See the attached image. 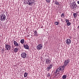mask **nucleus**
I'll return each mask as SVG.
<instances>
[{
    "label": "nucleus",
    "instance_id": "obj_1",
    "mask_svg": "<svg viewBox=\"0 0 79 79\" xmlns=\"http://www.w3.org/2000/svg\"><path fill=\"white\" fill-rule=\"evenodd\" d=\"M70 5V8H71V9L73 10H74V8L75 9H76V8H77V6L76 4L72 3H71V4Z\"/></svg>",
    "mask_w": 79,
    "mask_h": 79
},
{
    "label": "nucleus",
    "instance_id": "obj_2",
    "mask_svg": "<svg viewBox=\"0 0 79 79\" xmlns=\"http://www.w3.org/2000/svg\"><path fill=\"white\" fill-rule=\"evenodd\" d=\"M6 16L4 14H2L0 15V19L1 21H5L6 19Z\"/></svg>",
    "mask_w": 79,
    "mask_h": 79
},
{
    "label": "nucleus",
    "instance_id": "obj_3",
    "mask_svg": "<svg viewBox=\"0 0 79 79\" xmlns=\"http://www.w3.org/2000/svg\"><path fill=\"white\" fill-rule=\"evenodd\" d=\"M5 48L7 50H10V49H11V46L8 44H5Z\"/></svg>",
    "mask_w": 79,
    "mask_h": 79
},
{
    "label": "nucleus",
    "instance_id": "obj_4",
    "mask_svg": "<svg viewBox=\"0 0 79 79\" xmlns=\"http://www.w3.org/2000/svg\"><path fill=\"white\" fill-rule=\"evenodd\" d=\"M34 0H29L27 2V4L28 5H30L31 6L32 5L34 4Z\"/></svg>",
    "mask_w": 79,
    "mask_h": 79
},
{
    "label": "nucleus",
    "instance_id": "obj_5",
    "mask_svg": "<svg viewBox=\"0 0 79 79\" xmlns=\"http://www.w3.org/2000/svg\"><path fill=\"white\" fill-rule=\"evenodd\" d=\"M70 61V60H69V59H67V60H65L64 65V66H67V65H68Z\"/></svg>",
    "mask_w": 79,
    "mask_h": 79
},
{
    "label": "nucleus",
    "instance_id": "obj_6",
    "mask_svg": "<svg viewBox=\"0 0 79 79\" xmlns=\"http://www.w3.org/2000/svg\"><path fill=\"white\" fill-rule=\"evenodd\" d=\"M27 56V54L26 52H23L21 54V56L22 58H26V56Z\"/></svg>",
    "mask_w": 79,
    "mask_h": 79
},
{
    "label": "nucleus",
    "instance_id": "obj_7",
    "mask_svg": "<svg viewBox=\"0 0 79 79\" xmlns=\"http://www.w3.org/2000/svg\"><path fill=\"white\" fill-rule=\"evenodd\" d=\"M43 47V46H42V44H39L37 47V50H40V49H42Z\"/></svg>",
    "mask_w": 79,
    "mask_h": 79
},
{
    "label": "nucleus",
    "instance_id": "obj_8",
    "mask_svg": "<svg viewBox=\"0 0 79 79\" xmlns=\"http://www.w3.org/2000/svg\"><path fill=\"white\" fill-rule=\"evenodd\" d=\"M65 42L67 44H68L69 45L70 44H71V40L69 39H67L65 41Z\"/></svg>",
    "mask_w": 79,
    "mask_h": 79
},
{
    "label": "nucleus",
    "instance_id": "obj_9",
    "mask_svg": "<svg viewBox=\"0 0 79 79\" xmlns=\"http://www.w3.org/2000/svg\"><path fill=\"white\" fill-rule=\"evenodd\" d=\"M14 44L16 47H19V44L16 41H14Z\"/></svg>",
    "mask_w": 79,
    "mask_h": 79
},
{
    "label": "nucleus",
    "instance_id": "obj_10",
    "mask_svg": "<svg viewBox=\"0 0 79 79\" xmlns=\"http://www.w3.org/2000/svg\"><path fill=\"white\" fill-rule=\"evenodd\" d=\"M23 47L24 48H25V49H29V46L27 45V44H26L25 45L23 44Z\"/></svg>",
    "mask_w": 79,
    "mask_h": 79
},
{
    "label": "nucleus",
    "instance_id": "obj_11",
    "mask_svg": "<svg viewBox=\"0 0 79 79\" xmlns=\"http://www.w3.org/2000/svg\"><path fill=\"white\" fill-rule=\"evenodd\" d=\"M34 35L35 36H36V37H37L39 35L38 34H37V32L36 31H34Z\"/></svg>",
    "mask_w": 79,
    "mask_h": 79
},
{
    "label": "nucleus",
    "instance_id": "obj_12",
    "mask_svg": "<svg viewBox=\"0 0 79 79\" xmlns=\"http://www.w3.org/2000/svg\"><path fill=\"white\" fill-rule=\"evenodd\" d=\"M50 59H47L46 60V64H49V61H50Z\"/></svg>",
    "mask_w": 79,
    "mask_h": 79
},
{
    "label": "nucleus",
    "instance_id": "obj_13",
    "mask_svg": "<svg viewBox=\"0 0 79 79\" xmlns=\"http://www.w3.org/2000/svg\"><path fill=\"white\" fill-rule=\"evenodd\" d=\"M14 52H17L18 51V48H16L14 50Z\"/></svg>",
    "mask_w": 79,
    "mask_h": 79
},
{
    "label": "nucleus",
    "instance_id": "obj_14",
    "mask_svg": "<svg viewBox=\"0 0 79 79\" xmlns=\"http://www.w3.org/2000/svg\"><path fill=\"white\" fill-rule=\"evenodd\" d=\"M55 4L56 5H59V6H60V3H59V2H58V1H55Z\"/></svg>",
    "mask_w": 79,
    "mask_h": 79
},
{
    "label": "nucleus",
    "instance_id": "obj_15",
    "mask_svg": "<svg viewBox=\"0 0 79 79\" xmlns=\"http://www.w3.org/2000/svg\"><path fill=\"white\" fill-rule=\"evenodd\" d=\"M20 43L21 44H24V39H22L20 41Z\"/></svg>",
    "mask_w": 79,
    "mask_h": 79
},
{
    "label": "nucleus",
    "instance_id": "obj_16",
    "mask_svg": "<svg viewBox=\"0 0 79 79\" xmlns=\"http://www.w3.org/2000/svg\"><path fill=\"white\" fill-rule=\"evenodd\" d=\"M73 16L74 18H76L77 16V14H76V13H74L73 14Z\"/></svg>",
    "mask_w": 79,
    "mask_h": 79
},
{
    "label": "nucleus",
    "instance_id": "obj_17",
    "mask_svg": "<svg viewBox=\"0 0 79 79\" xmlns=\"http://www.w3.org/2000/svg\"><path fill=\"white\" fill-rule=\"evenodd\" d=\"M66 77H67V76L66 75H64L62 77V79H65L66 78Z\"/></svg>",
    "mask_w": 79,
    "mask_h": 79
},
{
    "label": "nucleus",
    "instance_id": "obj_18",
    "mask_svg": "<svg viewBox=\"0 0 79 79\" xmlns=\"http://www.w3.org/2000/svg\"><path fill=\"white\" fill-rule=\"evenodd\" d=\"M28 74V73H25L24 75V77H26L27 76V75Z\"/></svg>",
    "mask_w": 79,
    "mask_h": 79
},
{
    "label": "nucleus",
    "instance_id": "obj_19",
    "mask_svg": "<svg viewBox=\"0 0 79 79\" xmlns=\"http://www.w3.org/2000/svg\"><path fill=\"white\" fill-rule=\"evenodd\" d=\"M55 25H58L59 24V22H55Z\"/></svg>",
    "mask_w": 79,
    "mask_h": 79
},
{
    "label": "nucleus",
    "instance_id": "obj_20",
    "mask_svg": "<svg viewBox=\"0 0 79 79\" xmlns=\"http://www.w3.org/2000/svg\"><path fill=\"white\" fill-rule=\"evenodd\" d=\"M64 68H65L64 66H61V70H64Z\"/></svg>",
    "mask_w": 79,
    "mask_h": 79
},
{
    "label": "nucleus",
    "instance_id": "obj_21",
    "mask_svg": "<svg viewBox=\"0 0 79 79\" xmlns=\"http://www.w3.org/2000/svg\"><path fill=\"white\" fill-rule=\"evenodd\" d=\"M61 17H62V18H64V14L63 13L61 15Z\"/></svg>",
    "mask_w": 79,
    "mask_h": 79
},
{
    "label": "nucleus",
    "instance_id": "obj_22",
    "mask_svg": "<svg viewBox=\"0 0 79 79\" xmlns=\"http://www.w3.org/2000/svg\"><path fill=\"white\" fill-rule=\"evenodd\" d=\"M71 23L70 22H69L67 23V26H70V25H71Z\"/></svg>",
    "mask_w": 79,
    "mask_h": 79
},
{
    "label": "nucleus",
    "instance_id": "obj_23",
    "mask_svg": "<svg viewBox=\"0 0 79 79\" xmlns=\"http://www.w3.org/2000/svg\"><path fill=\"white\" fill-rule=\"evenodd\" d=\"M65 21L66 22V23H69V20L67 19H65Z\"/></svg>",
    "mask_w": 79,
    "mask_h": 79
},
{
    "label": "nucleus",
    "instance_id": "obj_24",
    "mask_svg": "<svg viewBox=\"0 0 79 79\" xmlns=\"http://www.w3.org/2000/svg\"><path fill=\"white\" fill-rule=\"evenodd\" d=\"M51 76V74H50V73H48V75H47V77H50Z\"/></svg>",
    "mask_w": 79,
    "mask_h": 79
},
{
    "label": "nucleus",
    "instance_id": "obj_25",
    "mask_svg": "<svg viewBox=\"0 0 79 79\" xmlns=\"http://www.w3.org/2000/svg\"><path fill=\"white\" fill-rule=\"evenodd\" d=\"M77 1V0H73V2H72V3L76 4V2Z\"/></svg>",
    "mask_w": 79,
    "mask_h": 79
},
{
    "label": "nucleus",
    "instance_id": "obj_26",
    "mask_svg": "<svg viewBox=\"0 0 79 79\" xmlns=\"http://www.w3.org/2000/svg\"><path fill=\"white\" fill-rule=\"evenodd\" d=\"M58 69H59V71H60V70H61V66L59 67L58 68Z\"/></svg>",
    "mask_w": 79,
    "mask_h": 79
},
{
    "label": "nucleus",
    "instance_id": "obj_27",
    "mask_svg": "<svg viewBox=\"0 0 79 79\" xmlns=\"http://www.w3.org/2000/svg\"><path fill=\"white\" fill-rule=\"evenodd\" d=\"M52 66H53V65H52V64H50L49 68H50V69H51V68H52Z\"/></svg>",
    "mask_w": 79,
    "mask_h": 79
},
{
    "label": "nucleus",
    "instance_id": "obj_28",
    "mask_svg": "<svg viewBox=\"0 0 79 79\" xmlns=\"http://www.w3.org/2000/svg\"><path fill=\"white\" fill-rule=\"evenodd\" d=\"M49 69H50L49 67H47V71H49Z\"/></svg>",
    "mask_w": 79,
    "mask_h": 79
},
{
    "label": "nucleus",
    "instance_id": "obj_29",
    "mask_svg": "<svg viewBox=\"0 0 79 79\" xmlns=\"http://www.w3.org/2000/svg\"><path fill=\"white\" fill-rule=\"evenodd\" d=\"M56 71L58 73V72H59V71H60V70H59L58 69H56Z\"/></svg>",
    "mask_w": 79,
    "mask_h": 79
},
{
    "label": "nucleus",
    "instance_id": "obj_30",
    "mask_svg": "<svg viewBox=\"0 0 79 79\" xmlns=\"http://www.w3.org/2000/svg\"><path fill=\"white\" fill-rule=\"evenodd\" d=\"M47 2H48V3H50V0H46Z\"/></svg>",
    "mask_w": 79,
    "mask_h": 79
},
{
    "label": "nucleus",
    "instance_id": "obj_31",
    "mask_svg": "<svg viewBox=\"0 0 79 79\" xmlns=\"http://www.w3.org/2000/svg\"><path fill=\"white\" fill-rule=\"evenodd\" d=\"M61 74H63L64 73V70H62L60 71Z\"/></svg>",
    "mask_w": 79,
    "mask_h": 79
},
{
    "label": "nucleus",
    "instance_id": "obj_32",
    "mask_svg": "<svg viewBox=\"0 0 79 79\" xmlns=\"http://www.w3.org/2000/svg\"><path fill=\"white\" fill-rule=\"evenodd\" d=\"M2 52H4L5 50H4V49H3V48L2 49Z\"/></svg>",
    "mask_w": 79,
    "mask_h": 79
},
{
    "label": "nucleus",
    "instance_id": "obj_33",
    "mask_svg": "<svg viewBox=\"0 0 79 79\" xmlns=\"http://www.w3.org/2000/svg\"><path fill=\"white\" fill-rule=\"evenodd\" d=\"M57 72H56V71L55 72H54V74H56V73H57Z\"/></svg>",
    "mask_w": 79,
    "mask_h": 79
},
{
    "label": "nucleus",
    "instance_id": "obj_34",
    "mask_svg": "<svg viewBox=\"0 0 79 79\" xmlns=\"http://www.w3.org/2000/svg\"><path fill=\"white\" fill-rule=\"evenodd\" d=\"M12 48H14V46H13V45H12Z\"/></svg>",
    "mask_w": 79,
    "mask_h": 79
},
{
    "label": "nucleus",
    "instance_id": "obj_35",
    "mask_svg": "<svg viewBox=\"0 0 79 79\" xmlns=\"http://www.w3.org/2000/svg\"><path fill=\"white\" fill-rule=\"evenodd\" d=\"M77 3H78V4H79V1H78L77 2Z\"/></svg>",
    "mask_w": 79,
    "mask_h": 79
},
{
    "label": "nucleus",
    "instance_id": "obj_36",
    "mask_svg": "<svg viewBox=\"0 0 79 79\" xmlns=\"http://www.w3.org/2000/svg\"><path fill=\"white\" fill-rule=\"evenodd\" d=\"M60 72H58L57 74H60Z\"/></svg>",
    "mask_w": 79,
    "mask_h": 79
},
{
    "label": "nucleus",
    "instance_id": "obj_37",
    "mask_svg": "<svg viewBox=\"0 0 79 79\" xmlns=\"http://www.w3.org/2000/svg\"><path fill=\"white\" fill-rule=\"evenodd\" d=\"M57 75H58V74L57 73L56 74V76H57Z\"/></svg>",
    "mask_w": 79,
    "mask_h": 79
},
{
    "label": "nucleus",
    "instance_id": "obj_38",
    "mask_svg": "<svg viewBox=\"0 0 79 79\" xmlns=\"http://www.w3.org/2000/svg\"><path fill=\"white\" fill-rule=\"evenodd\" d=\"M24 2L25 3H27V2Z\"/></svg>",
    "mask_w": 79,
    "mask_h": 79
},
{
    "label": "nucleus",
    "instance_id": "obj_39",
    "mask_svg": "<svg viewBox=\"0 0 79 79\" xmlns=\"http://www.w3.org/2000/svg\"><path fill=\"white\" fill-rule=\"evenodd\" d=\"M43 27V26H42V27H41V28H42Z\"/></svg>",
    "mask_w": 79,
    "mask_h": 79
},
{
    "label": "nucleus",
    "instance_id": "obj_40",
    "mask_svg": "<svg viewBox=\"0 0 79 79\" xmlns=\"http://www.w3.org/2000/svg\"><path fill=\"white\" fill-rule=\"evenodd\" d=\"M78 28L79 29V26H78Z\"/></svg>",
    "mask_w": 79,
    "mask_h": 79
}]
</instances>
